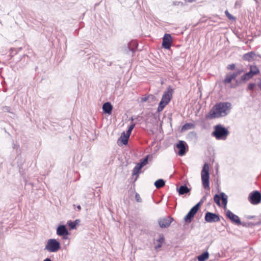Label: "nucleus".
<instances>
[{
	"instance_id": "obj_1",
	"label": "nucleus",
	"mask_w": 261,
	"mask_h": 261,
	"mask_svg": "<svg viewBox=\"0 0 261 261\" xmlns=\"http://www.w3.org/2000/svg\"><path fill=\"white\" fill-rule=\"evenodd\" d=\"M231 103L228 102H219L214 105L206 115V118L213 119L226 116L231 109Z\"/></svg>"
},
{
	"instance_id": "obj_2",
	"label": "nucleus",
	"mask_w": 261,
	"mask_h": 261,
	"mask_svg": "<svg viewBox=\"0 0 261 261\" xmlns=\"http://www.w3.org/2000/svg\"><path fill=\"white\" fill-rule=\"evenodd\" d=\"M229 132L228 130L221 124H218L214 126V130L212 135L217 140H225L226 139Z\"/></svg>"
},
{
	"instance_id": "obj_3",
	"label": "nucleus",
	"mask_w": 261,
	"mask_h": 261,
	"mask_svg": "<svg viewBox=\"0 0 261 261\" xmlns=\"http://www.w3.org/2000/svg\"><path fill=\"white\" fill-rule=\"evenodd\" d=\"M201 174L202 185L204 188L210 190L209 166L207 163L204 164Z\"/></svg>"
},
{
	"instance_id": "obj_4",
	"label": "nucleus",
	"mask_w": 261,
	"mask_h": 261,
	"mask_svg": "<svg viewBox=\"0 0 261 261\" xmlns=\"http://www.w3.org/2000/svg\"><path fill=\"white\" fill-rule=\"evenodd\" d=\"M61 248V244L59 241L55 239L48 240L44 249L49 252H56Z\"/></svg>"
},
{
	"instance_id": "obj_5",
	"label": "nucleus",
	"mask_w": 261,
	"mask_h": 261,
	"mask_svg": "<svg viewBox=\"0 0 261 261\" xmlns=\"http://www.w3.org/2000/svg\"><path fill=\"white\" fill-rule=\"evenodd\" d=\"M242 59L248 62L259 61L261 59V55L254 51H250L243 55Z\"/></svg>"
},
{
	"instance_id": "obj_6",
	"label": "nucleus",
	"mask_w": 261,
	"mask_h": 261,
	"mask_svg": "<svg viewBox=\"0 0 261 261\" xmlns=\"http://www.w3.org/2000/svg\"><path fill=\"white\" fill-rule=\"evenodd\" d=\"M249 201L252 204H257L261 201V194L258 191L251 192L248 197Z\"/></svg>"
},
{
	"instance_id": "obj_7",
	"label": "nucleus",
	"mask_w": 261,
	"mask_h": 261,
	"mask_svg": "<svg viewBox=\"0 0 261 261\" xmlns=\"http://www.w3.org/2000/svg\"><path fill=\"white\" fill-rule=\"evenodd\" d=\"M199 208V204H196L192 207L187 215L184 217V220L187 223H190L193 218L198 212Z\"/></svg>"
},
{
	"instance_id": "obj_8",
	"label": "nucleus",
	"mask_w": 261,
	"mask_h": 261,
	"mask_svg": "<svg viewBox=\"0 0 261 261\" xmlns=\"http://www.w3.org/2000/svg\"><path fill=\"white\" fill-rule=\"evenodd\" d=\"M204 219L208 223H215L220 221V216L218 214L210 212L205 213Z\"/></svg>"
},
{
	"instance_id": "obj_9",
	"label": "nucleus",
	"mask_w": 261,
	"mask_h": 261,
	"mask_svg": "<svg viewBox=\"0 0 261 261\" xmlns=\"http://www.w3.org/2000/svg\"><path fill=\"white\" fill-rule=\"evenodd\" d=\"M243 72L242 70H238L233 72H229L225 75V77L223 81L225 84L230 83L232 80L235 79L236 77L240 75Z\"/></svg>"
},
{
	"instance_id": "obj_10",
	"label": "nucleus",
	"mask_w": 261,
	"mask_h": 261,
	"mask_svg": "<svg viewBox=\"0 0 261 261\" xmlns=\"http://www.w3.org/2000/svg\"><path fill=\"white\" fill-rule=\"evenodd\" d=\"M57 234L63 237L64 239H67L69 233L65 225H60L57 228Z\"/></svg>"
},
{
	"instance_id": "obj_11",
	"label": "nucleus",
	"mask_w": 261,
	"mask_h": 261,
	"mask_svg": "<svg viewBox=\"0 0 261 261\" xmlns=\"http://www.w3.org/2000/svg\"><path fill=\"white\" fill-rule=\"evenodd\" d=\"M226 217L235 224L238 225L239 224H241V221L239 218V217L232 213L230 211L228 210L226 213Z\"/></svg>"
},
{
	"instance_id": "obj_12",
	"label": "nucleus",
	"mask_w": 261,
	"mask_h": 261,
	"mask_svg": "<svg viewBox=\"0 0 261 261\" xmlns=\"http://www.w3.org/2000/svg\"><path fill=\"white\" fill-rule=\"evenodd\" d=\"M173 220L171 217H165L159 220V224L161 228H167L170 225Z\"/></svg>"
},
{
	"instance_id": "obj_13",
	"label": "nucleus",
	"mask_w": 261,
	"mask_h": 261,
	"mask_svg": "<svg viewBox=\"0 0 261 261\" xmlns=\"http://www.w3.org/2000/svg\"><path fill=\"white\" fill-rule=\"evenodd\" d=\"M172 44V37L170 34H165L162 42V46L166 49H169Z\"/></svg>"
},
{
	"instance_id": "obj_14",
	"label": "nucleus",
	"mask_w": 261,
	"mask_h": 261,
	"mask_svg": "<svg viewBox=\"0 0 261 261\" xmlns=\"http://www.w3.org/2000/svg\"><path fill=\"white\" fill-rule=\"evenodd\" d=\"M172 91L173 90L171 88H168L167 91L164 93L161 100L168 104L172 98Z\"/></svg>"
},
{
	"instance_id": "obj_15",
	"label": "nucleus",
	"mask_w": 261,
	"mask_h": 261,
	"mask_svg": "<svg viewBox=\"0 0 261 261\" xmlns=\"http://www.w3.org/2000/svg\"><path fill=\"white\" fill-rule=\"evenodd\" d=\"M187 144L184 141H179L176 145L177 148L179 149L178 155L182 156L186 153Z\"/></svg>"
},
{
	"instance_id": "obj_16",
	"label": "nucleus",
	"mask_w": 261,
	"mask_h": 261,
	"mask_svg": "<svg viewBox=\"0 0 261 261\" xmlns=\"http://www.w3.org/2000/svg\"><path fill=\"white\" fill-rule=\"evenodd\" d=\"M113 106L110 102H105L102 106V110L105 114H111Z\"/></svg>"
},
{
	"instance_id": "obj_17",
	"label": "nucleus",
	"mask_w": 261,
	"mask_h": 261,
	"mask_svg": "<svg viewBox=\"0 0 261 261\" xmlns=\"http://www.w3.org/2000/svg\"><path fill=\"white\" fill-rule=\"evenodd\" d=\"M138 44L135 41H132L130 42L128 45L127 49L128 50L127 51H129L131 53V55L133 56L134 53L136 49L137 48Z\"/></svg>"
},
{
	"instance_id": "obj_18",
	"label": "nucleus",
	"mask_w": 261,
	"mask_h": 261,
	"mask_svg": "<svg viewBox=\"0 0 261 261\" xmlns=\"http://www.w3.org/2000/svg\"><path fill=\"white\" fill-rule=\"evenodd\" d=\"M179 195H181L189 193L190 189L185 185L181 186L179 188H177Z\"/></svg>"
},
{
	"instance_id": "obj_19",
	"label": "nucleus",
	"mask_w": 261,
	"mask_h": 261,
	"mask_svg": "<svg viewBox=\"0 0 261 261\" xmlns=\"http://www.w3.org/2000/svg\"><path fill=\"white\" fill-rule=\"evenodd\" d=\"M156 242H158L159 244L154 247L155 250H158L159 248H161L162 244L165 242V238L163 234L161 233L159 234V237L156 240Z\"/></svg>"
},
{
	"instance_id": "obj_20",
	"label": "nucleus",
	"mask_w": 261,
	"mask_h": 261,
	"mask_svg": "<svg viewBox=\"0 0 261 261\" xmlns=\"http://www.w3.org/2000/svg\"><path fill=\"white\" fill-rule=\"evenodd\" d=\"M250 71L247 72L248 74V75L251 78L253 75L257 74L259 73V70L257 68V66H250Z\"/></svg>"
},
{
	"instance_id": "obj_21",
	"label": "nucleus",
	"mask_w": 261,
	"mask_h": 261,
	"mask_svg": "<svg viewBox=\"0 0 261 261\" xmlns=\"http://www.w3.org/2000/svg\"><path fill=\"white\" fill-rule=\"evenodd\" d=\"M154 185L157 189H160L165 186V182L163 179H159L155 181Z\"/></svg>"
},
{
	"instance_id": "obj_22",
	"label": "nucleus",
	"mask_w": 261,
	"mask_h": 261,
	"mask_svg": "<svg viewBox=\"0 0 261 261\" xmlns=\"http://www.w3.org/2000/svg\"><path fill=\"white\" fill-rule=\"evenodd\" d=\"M209 254L208 252H204L198 256V261H205L208 258Z\"/></svg>"
},
{
	"instance_id": "obj_23",
	"label": "nucleus",
	"mask_w": 261,
	"mask_h": 261,
	"mask_svg": "<svg viewBox=\"0 0 261 261\" xmlns=\"http://www.w3.org/2000/svg\"><path fill=\"white\" fill-rule=\"evenodd\" d=\"M195 125L192 123H187L185 124L181 127V130L184 131L188 129L193 128Z\"/></svg>"
},
{
	"instance_id": "obj_24",
	"label": "nucleus",
	"mask_w": 261,
	"mask_h": 261,
	"mask_svg": "<svg viewBox=\"0 0 261 261\" xmlns=\"http://www.w3.org/2000/svg\"><path fill=\"white\" fill-rule=\"evenodd\" d=\"M143 167L142 166V165L139 163H138L136 166L134 167L133 170V175H137L138 174L139 172H140V170L143 168Z\"/></svg>"
},
{
	"instance_id": "obj_25",
	"label": "nucleus",
	"mask_w": 261,
	"mask_h": 261,
	"mask_svg": "<svg viewBox=\"0 0 261 261\" xmlns=\"http://www.w3.org/2000/svg\"><path fill=\"white\" fill-rule=\"evenodd\" d=\"M167 105H168V103H166L165 102L161 100L158 107V111L159 112L162 111Z\"/></svg>"
},
{
	"instance_id": "obj_26",
	"label": "nucleus",
	"mask_w": 261,
	"mask_h": 261,
	"mask_svg": "<svg viewBox=\"0 0 261 261\" xmlns=\"http://www.w3.org/2000/svg\"><path fill=\"white\" fill-rule=\"evenodd\" d=\"M132 131L127 129L126 131V133L125 134L126 135V139H122V142L124 145H126L128 143V140L129 139V137L131 134Z\"/></svg>"
},
{
	"instance_id": "obj_27",
	"label": "nucleus",
	"mask_w": 261,
	"mask_h": 261,
	"mask_svg": "<svg viewBox=\"0 0 261 261\" xmlns=\"http://www.w3.org/2000/svg\"><path fill=\"white\" fill-rule=\"evenodd\" d=\"M221 199V195H219L218 194H216L215 196H214V201L216 203V204L218 205V206H220L221 205V203H220V200Z\"/></svg>"
},
{
	"instance_id": "obj_28",
	"label": "nucleus",
	"mask_w": 261,
	"mask_h": 261,
	"mask_svg": "<svg viewBox=\"0 0 261 261\" xmlns=\"http://www.w3.org/2000/svg\"><path fill=\"white\" fill-rule=\"evenodd\" d=\"M220 195H221V199L222 200V203L224 204V207H225L227 204V196L225 195V193H221L220 194Z\"/></svg>"
},
{
	"instance_id": "obj_29",
	"label": "nucleus",
	"mask_w": 261,
	"mask_h": 261,
	"mask_svg": "<svg viewBox=\"0 0 261 261\" xmlns=\"http://www.w3.org/2000/svg\"><path fill=\"white\" fill-rule=\"evenodd\" d=\"M149 155H146L144 159L140 160V164L144 167L148 163Z\"/></svg>"
},
{
	"instance_id": "obj_30",
	"label": "nucleus",
	"mask_w": 261,
	"mask_h": 261,
	"mask_svg": "<svg viewBox=\"0 0 261 261\" xmlns=\"http://www.w3.org/2000/svg\"><path fill=\"white\" fill-rule=\"evenodd\" d=\"M67 224L69 226L70 229H74L76 228L75 224L71 220L68 221Z\"/></svg>"
},
{
	"instance_id": "obj_31",
	"label": "nucleus",
	"mask_w": 261,
	"mask_h": 261,
	"mask_svg": "<svg viewBox=\"0 0 261 261\" xmlns=\"http://www.w3.org/2000/svg\"><path fill=\"white\" fill-rule=\"evenodd\" d=\"M251 79L247 73H245L241 76L240 81L241 82H245Z\"/></svg>"
},
{
	"instance_id": "obj_32",
	"label": "nucleus",
	"mask_w": 261,
	"mask_h": 261,
	"mask_svg": "<svg viewBox=\"0 0 261 261\" xmlns=\"http://www.w3.org/2000/svg\"><path fill=\"white\" fill-rule=\"evenodd\" d=\"M225 15L226 16L228 17V18L229 19V20H235L236 19V18L234 17H233L232 15H231L229 12L228 11V10H226L225 12Z\"/></svg>"
},
{
	"instance_id": "obj_33",
	"label": "nucleus",
	"mask_w": 261,
	"mask_h": 261,
	"mask_svg": "<svg viewBox=\"0 0 261 261\" xmlns=\"http://www.w3.org/2000/svg\"><path fill=\"white\" fill-rule=\"evenodd\" d=\"M2 110L3 111L5 112H10L11 108L8 106H4L2 108Z\"/></svg>"
},
{
	"instance_id": "obj_34",
	"label": "nucleus",
	"mask_w": 261,
	"mask_h": 261,
	"mask_svg": "<svg viewBox=\"0 0 261 261\" xmlns=\"http://www.w3.org/2000/svg\"><path fill=\"white\" fill-rule=\"evenodd\" d=\"M135 199H136V200L138 202H142V199L140 196V195L136 193V194H135Z\"/></svg>"
},
{
	"instance_id": "obj_35",
	"label": "nucleus",
	"mask_w": 261,
	"mask_h": 261,
	"mask_svg": "<svg viewBox=\"0 0 261 261\" xmlns=\"http://www.w3.org/2000/svg\"><path fill=\"white\" fill-rule=\"evenodd\" d=\"M256 84L255 83H249L248 86V90H252L255 87Z\"/></svg>"
},
{
	"instance_id": "obj_36",
	"label": "nucleus",
	"mask_w": 261,
	"mask_h": 261,
	"mask_svg": "<svg viewBox=\"0 0 261 261\" xmlns=\"http://www.w3.org/2000/svg\"><path fill=\"white\" fill-rule=\"evenodd\" d=\"M252 225V223H247L241 222V224H239L238 225H242L244 227H249V226H251Z\"/></svg>"
},
{
	"instance_id": "obj_37",
	"label": "nucleus",
	"mask_w": 261,
	"mask_h": 261,
	"mask_svg": "<svg viewBox=\"0 0 261 261\" xmlns=\"http://www.w3.org/2000/svg\"><path fill=\"white\" fill-rule=\"evenodd\" d=\"M206 199V196L205 195L204 196H203V197L202 198V199H201V200L198 202L196 204H199V206H200V205Z\"/></svg>"
},
{
	"instance_id": "obj_38",
	"label": "nucleus",
	"mask_w": 261,
	"mask_h": 261,
	"mask_svg": "<svg viewBox=\"0 0 261 261\" xmlns=\"http://www.w3.org/2000/svg\"><path fill=\"white\" fill-rule=\"evenodd\" d=\"M148 98L149 97L148 96H146V97H142L141 99V101L142 102H145L147 100H148Z\"/></svg>"
},
{
	"instance_id": "obj_39",
	"label": "nucleus",
	"mask_w": 261,
	"mask_h": 261,
	"mask_svg": "<svg viewBox=\"0 0 261 261\" xmlns=\"http://www.w3.org/2000/svg\"><path fill=\"white\" fill-rule=\"evenodd\" d=\"M135 123H132L128 127V129L132 131L134 127L135 126Z\"/></svg>"
},
{
	"instance_id": "obj_40",
	"label": "nucleus",
	"mask_w": 261,
	"mask_h": 261,
	"mask_svg": "<svg viewBox=\"0 0 261 261\" xmlns=\"http://www.w3.org/2000/svg\"><path fill=\"white\" fill-rule=\"evenodd\" d=\"M135 123H132L128 127V129L132 131L134 127L135 126Z\"/></svg>"
},
{
	"instance_id": "obj_41",
	"label": "nucleus",
	"mask_w": 261,
	"mask_h": 261,
	"mask_svg": "<svg viewBox=\"0 0 261 261\" xmlns=\"http://www.w3.org/2000/svg\"><path fill=\"white\" fill-rule=\"evenodd\" d=\"M126 135L125 134V132H123L122 134H121V138L122 139H126Z\"/></svg>"
},
{
	"instance_id": "obj_42",
	"label": "nucleus",
	"mask_w": 261,
	"mask_h": 261,
	"mask_svg": "<svg viewBox=\"0 0 261 261\" xmlns=\"http://www.w3.org/2000/svg\"><path fill=\"white\" fill-rule=\"evenodd\" d=\"M80 222V220L79 219H76L74 221H73L74 223L76 226Z\"/></svg>"
},
{
	"instance_id": "obj_43",
	"label": "nucleus",
	"mask_w": 261,
	"mask_h": 261,
	"mask_svg": "<svg viewBox=\"0 0 261 261\" xmlns=\"http://www.w3.org/2000/svg\"><path fill=\"white\" fill-rule=\"evenodd\" d=\"M236 66H227V69L228 70H233Z\"/></svg>"
},
{
	"instance_id": "obj_44",
	"label": "nucleus",
	"mask_w": 261,
	"mask_h": 261,
	"mask_svg": "<svg viewBox=\"0 0 261 261\" xmlns=\"http://www.w3.org/2000/svg\"><path fill=\"white\" fill-rule=\"evenodd\" d=\"M196 0H185L186 2H188L189 3H192L195 2Z\"/></svg>"
},
{
	"instance_id": "obj_45",
	"label": "nucleus",
	"mask_w": 261,
	"mask_h": 261,
	"mask_svg": "<svg viewBox=\"0 0 261 261\" xmlns=\"http://www.w3.org/2000/svg\"><path fill=\"white\" fill-rule=\"evenodd\" d=\"M258 86L261 90V81L258 83Z\"/></svg>"
},
{
	"instance_id": "obj_46",
	"label": "nucleus",
	"mask_w": 261,
	"mask_h": 261,
	"mask_svg": "<svg viewBox=\"0 0 261 261\" xmlns=\"http://www.w3.org/2000/svg\"><path fill=\"white\" fill-rule=\"evenodd\" d=\"M43 261H51V260L49 258H46Z\"/></svg>"
},
{
	"instance_id": "obj_47",
	"label": "nucleus",
	"mask_w": 261,
	"mask_h": 261,
	"mask_svg": "<svg viewBox=\"0 0 261 261\" xmlns=\"http://www.w3.org/2000/svg\"><path fill=\"white\" fill-rule=\"evenodd\" d=\"M253 218H254V216H249L247 217V218L249 219H252Z\"/></svg>"
},
{
	"instance_id": "obj_48",
	"label": "nucleus",
	"mask_w": 261,
	"mask_h": 261,
	"mask_svg": "<svg viewBox=\"0 0 261 261\" xmlns=\"http://www.w3.org/2000/svg\"><path fill=\"white\" fill-rule=\"evenodd\" d=\"M77 208L79 210H81V206L80 205H78L77 206Z\"/></svg>"
},
{
	"instance_id": "obj_49",
	"label": "nucleus",
	"mask_w": 261,
	"mask_h": 261,
	"mask_svg": "<svg viewBox=\"0 0 261 261\" xmlns=\"http://www.w3.org/2000/svg\"><path fill=\"white\" fill-rule=\"evenodd\" d=\"M139 118H140V117L139 116L136 117V119H137L138 120H140V119H139Z\"/></svg>"
},
{
	"instance_id": "obj_50",
	"label": "nucleus",
	"mask_w": 261,
	"mask_h": 261,
	"mask_svg": "<svg viewBox=\"0 0 261 261\" xmlns=\"http://www.w3.org/2000/svg\"><path fill=\"white\" fill-rule=\"evenodd\" d=\"M130 120H131L132 121H133V120H134V117H131V118H130Z\"/></svg>"
},
{
	"instance_id": "obj_51",
	"label": "nucleus",
	"mask_w": 261,
	"mask_h": 261,
	"mask_svg": "<svg viewBox=\"0 0 261 261\" xmlns=\"http://www.w3.org/2000/svg\"><path fill=\"white\" fill-rule=\"evenodd\" d=\"M229 65L233 66V65H235L234 64H230Z\"/></svg>"
},
{
	"instance_id": "obj_52",
	"label": "nucleus",
	"mask_w": 261,
	"mask_h": 261,
	"mask_svg": "<svg viewBox=\"0 0 261 261\" xmlns=\"http://www.w3.org/2000/svg\"><path fill=\"white\" fill-rule=\"evenodd\" d=\"M256 3H257V0H254Z\"/></svg>"
},
{
	"instance_id": "obj_53",
	"label": "nucleus",
	"mask_w": 261,
	"mask_h": 261,
	"mask_svg": "<svg viewBox=\"0 0 261 261\" xmlns=\"http://www.w3.org/2000/svg\"><path fill=\"white\" fill-rule=\"evenodd\" d=\"M260 223H261V222L260 223H258V224H260Z\"/></svg>"
},
{
	"instance_id": "obj_54",
	"label": "nucleus",
	"mask_w": 261,
	"mask_h": 261,
	"mask_svg": "<svg viewBox=\"0 0 261 261\" xmlns=\"http://www.w3.org/2000/svg\"><path fill=\"white\" fill-rule=\"evenodd\" d=\"M260 60L261 61V59H259V61H260Z\"/></svg>"
}]
</instances>
